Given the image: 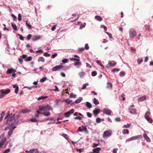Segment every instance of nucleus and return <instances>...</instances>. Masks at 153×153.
I'll list each match as a JSON object with an SVG mask.
<instances>
[{"label": "nucleus", "mask_w": 153, "mask_h": 153, "mask_svg": "<svg viewBox=\"0 0 153 153\" xmlns=\"http://www.w3.org/2000/svg\"><path fill=\"white\" fill-rule=\"evenodd\" d=\"M143 137L148 142H150L151 140L150 138L147 135L146 133H144L143 134Z\"/></svg>", "instance_id": "nucleus-17"}, {"label": "nucleus", "mask_w": 153, "mask_h": 153, "mask_svg": "<svg viewBox=\"0 0 153 153\" xmlns=\"http://www.w3.org/2000/svg\"><path fill=\"white\" fill-rule=\"evenodd\" d=\"M82 117H81L79 116H77L75 117L74 118V119L75 120H81L82 119Z\"/></svg>", "instance_id": "nucleus-46"}, {"label": "nucleus", "mask_w": 153, "mask_h": 153, "mask_svg": "<svg viewBox=\"0 0 153 153\" xmlns=\"http://www.w3.org/2000/svg\"><path fill=\"white\" fill-rule=\"evenodd\" d=\"M93 112L95 115H97L100 113V109L97 108H96L93 110Z\"/></svg>", "instance_id": "nucleus-16"}, {"label": "nucleus", "mask_w": 153, "mask_h": 153, "mask_svg": "<svg viewBox=\"0 0 153 153\" xmlns=\"http://www.w3.org/2000/svg\"><path fill=\"white\" fill-rule=\"evenodd\" d=\"M16 72V70L14 69L11 68L7 70L6 72V74H10L13 73H15Z\"/></svg>", "instance_id": "nucleus-13"}, {"label": "nucleus", "mask_w": 153, "mask_h": 153, "mask_svg": "<svg viewBox=\"0 0 153 153\" xmlns=\"http://www.w3.org/2000/svg\"><path fill=\"white\" fill-rule=\"evenodd\" d=\"M111 132L109 131H105L103 134V137H104L107 138L111 136Z\"/></svg>", "instance_id": "nucleus-8"}, {"label": "nucleus", "mask_w": 153, "mask_h": 153, "mask_svg": "<svg viewBox=\"0 0 153 153\" xmlns=\"http://www.w3.org/2000/svg\"><path fill=\"white\" fill-rule=\"evenodd\" d=\"M55 89H52V90L57 92H59V91L58 88L56 86H55Z\"/></svg>", "instance_id": "nucleus-54"}, {"label": "nucleus", "mask_w": 153, "mask_h": 153, "mask_svg": "<svg viewBox=\"0 0 153 153\" xmlns=\"http://www.w3.org/2000/svg\"><path fill=\"white\" fill-rule=\"evenodd\" d=\"M142 137L141 135H139L137 136H135L131 137L129 138L126 139L125 141V143H127L128 142L132 141L133 140H135L138 139Z\"/></svg>", "instance_id": "nucleus-2"}, {"label": "nucleus", "mask_w": 153, "mask_h": 153, "mask_svg": "<svg viewBox=\"0 0 153 153\" xmlns=\"http://www.w3.org/2000/svg\"><path fill=\"white\" fill-rule=\"evenodd\" d=\"M97 74V72L96 71H94L92 72L91 74L92 76H96Z\"/></svg>", "instance_id": "nucleus-50"}, {"label": "nucleus", "mask_w": 153, "mask_h": 153, "mask_svg": "<svg viewBox=\"0 0 153 153\" xmlns=\"http://www.w3.org/2000/svg\"><path fill=\"white\" fill-rule=\"evenodd\" d=\"M44 55L46 56H51V54L49 53H48L46 52L44 53Z\"/></svg>", "instance_id": "nucleus-61"}, {"label": "nucleus", "mask_w": 153, "mask_h": 153, "mask_svg": "<svg viewBox=\"0 0 153 153\" xmlns=\"http://www.w3.org/2000/svg\"><path fill=\"white\" fill-rule=\"evenodd\" d=\"M120 70V69L118 68H114L112 70V71L113 72H118Z\"/></svg>", "instance_id": "nucleus-53"}, {"label": "nucleus", "mask_w": 153, "mask_h": 153, "mask_svg": "<svg viewBox=\"0 0 153 153\" xmlns=\"http://www.w3.org/2000/svg\"><path fill=\"white\" fill-rule=\"evenodd\" d=\"M123 134H128L129 133V130L127 129H124L123 130Z\"/></svg>", "instance_id": "nucleus-36"}, {"label": "nucleus", "mask_w": 153, "mask_h": 153, "mask_svg": "<svg viewBox=\"0 0 153 153\" xmlns=\"http://www.w3.org/2000/svg\"><path fill=\"white\" fill-rule=\"evenodd\" d=\"M99 145V144H98V143H94L93 144L92 147L94 148H95L96 147H97V146H98Z\"/></svg>", "instance_id": "nucleus-60"}, {"label": "nucleus", "mask_w": 153, "mask_h": 153, "mask_svg": "<svg viewBox=\"0 0 153 153\" xmlns=\"http://www.w3.org/2000/svg\"><path fill=\"white\" fill-rule=\"evenodd\" d=\"M16 127V126H12L10 127L9 131L8 132L7 135L8 138H9L12 134L14 129Z\"/></svg>", "instance_id": "nucleus-7"}, {"label": "nucleus", "mask_w": 153, "mask_h": 153, "mask_svg": "<svg viewBox=\"0 0 153 153\" xmlns=\"http://www.w3.org/2000/svg\"><path fill=\"white\" fill-rule=\"evenodd\" d=\"M38 61L39 62H45V59L43 57L41 56L38 58Z\"/></svg>", "instance_id": "nucleus-28"}, {"label": "nucleus", "mask_w": 153, "mask_h": 153, "mask_svg": "<svg viewBox=\"0 0 153 153\" xmlns=\"http://www.w3.org/2000/svg\"><path fill=\"white\" fill-rule=\"evenodd\" d=\"M30 22H28V21L27 20L26 22V26L27 28H28L29 29H31L32 28V26L30 25Z\"/></svg>", "instance_id": "nucleus-26"}, {"label": "nucleus", "mask_w": 153, "mask_h": 153, "mask_svg": "<svg viewBox=\"0 0 153 153\" xmlns=\"http://www.w3.org/2000/svg\"><path fill=\"white\" fill-rule=\"evenodd\" d=\"M87 116L89 118H91L92 117V114L90 112H87Z\"/></svg>", "instance_id": "nucleus-57"}, {"label": "nucleus", "mask_w": 153, "mask_h": 153, "mask_svg": "<svg viewBox=\"0 0 153 153\" xmlns=\"http://www.w3.org/2000/svg\"><path fill=\"white\" fill-rule=\"evenodd\" d=\"M112 86V84L109 82H107V88H111Z\"/></svg>", "instance_id": "nucleus-37"}, {"label": "nucleus", "mask_w": 153, "mask_h": 153, "mask_svg": "<svg viewBox=\"0 0 153 153\" xmlns=\"http://www.w3.org/2000/svg\"><path fill=\"white\" fill-rule=\"evenodd\" d=\"M31 35L30 34H29L27 37V39L29 40L31 39Z\"/></svg>", "instance_id": "nucleus-62"}, {"label": "nucleus", "mask_w": 153, "mask_h": 153, "mask_svg": "<svg viewBox=\"0 0 153 153\" xmlns=\"http://www.w3.org/2000/svg\"><path fill=\"white\" fill-rule=\"evenodd\" d=\"M14 115L15 114L12 116H10L9 115L7 116L4 118V119L6 120V121L4 122V124L5 125L8 124L10 125L14 124L15 122L14 117Z\"/></svg>", "instance_id": "nucleus-1"}, {"label": "nucleus", "mask_w": 153, "mask_h": 153, "mask_svg": "<svg viewBox=\"0 0 153 153\" xmlns=\"http://www.w3.org/2000/svg\"><path fill=\"white\" fill-rule=\"evenodd\" d=\"M126 74V73L124 71H121L120 72L119 74L120 76L121 77H123Z\"/></svg>", "instance_id": "nucleus-40"}, {"label": "nucleus", "mask_w": 153, "mask_h": 153, "mask_svg": "<svg viewBox=\"0 0 153 153\" xmlns=\"http://www.w3.org/2000/svg\"><path fill=\"white\" fill-rule=\"evenodd\" d=\"M79 75L81 78H82L85 75V72H80L79 73Z\"/></svg>", "instance_id": "nucleus-38"}, {"label": "nucleus", "mask_w": 153, "mask_h": 153, "mask_svg": "<svg viewBox=\"0 0 153 153\" xmlns=\"http://www.w3.org/2000/svg\"><path fill=\"white\" fill-rule=\"evenodd\" d=\"M101 150V148L100 147H97L93 149V152L94 153H99V152Z\"/></svg>", "instance_id": "nucleus-19"}, {"label": "nucleus", "mask_w": 153, "mask_h": 153, "mask_svg": "<svg viewBox=\"0 0 153 153\" xmlns=\"http://www.w3.org/2000/svg\"><path fill=\"white\" fill-rule=\"evenodd\" d=\"M10 151V149L9 148L6 149L5 150L4 152L3 153H8Z\"/></svg>", "instance_id": "nucleus-63"}, {"label": "nucleus", "mask_w": 153, "mask_h": 153, "mask_svg": "<svg viewBox=\"0 0 153 153\" xmlns=\"http://www.w3.org/2000/svg\"><path fill=\"white\" fill-rule=\"evenodd\" d=\"M46 79L47 78L46 77H43L40 80V82H43L45 81Z\"/></svg>", "instance_id": "nucleus-52"}, {"label": "nucleus", "mask_w": 153, "mask_h": 153, "mask_svg": "<svg viewBox=\"0 0 153 153\" xmlns=\"http://www.w3.org/2000/svg\"><path fill=\"white\" fill-rule=\"evenodd\" d=\"M78 131H84L86 133H88V131L87 128L85 126H82V127H79L78 128Z\"/></svg>", "instance_id": "nucleus-12"}, {"label": "nucleus", "mask_w": 153, "mask_h": 153, "mask_svg": "<svg viewBox=\"0 0 153 153\" xmlns=\"http://www.w3.org/2000/svg\"><path fill=\"white\" fill-rule=\"evenodd\" d=\"M18 35L19 36V39L20 40H24V37H23L22 35H20L19 34H18Z\"/></svg>", "instance_id": "nucleus-48"}, {"label": "nucleus", "mask_w": 153, "mask_h": 153, "mask_svg": "<svg viewBox=\"0 0 153 153\" xmlns=\"http://www.w3.org/2000/svg\"><path fill=\"white\" fill-rule=\"evenodd\" d=\"M70 104L72 105L74 104V103L73 102L72 100H68V104Z\"/></svg>", "instance_id": "nucleus-47"}, {"label": "nucleus", "mask_w": 153, "mask_h": 153, "mask_svg": "<svg viewBox=\"0 0 153 153\" xmlns=\"http://www.w3.org/2000/svg\"><path fill=\"white\" fill-rule=\"evenodd\" d=\"M30 111V110L28 109H22L19 112L20 113H22L23 114H25L27 112H28Z\"/></svg>", "instance_id": "nucleus-22"}, {"label": "nucleus", "mask_w": 153, "mask_h": 153, "mask_svg": "<svg viewBox=\"0 0 153 153\" xmlns=\"http://www.w3.org/2000/svg\"><path fill=\"white\" fill-rule=\"evenodd\" d=\"M117 63L114 61H109L108 62V64L110 66L113 67L116 65Z\"/></svg>", "instance_id": "nucleus-18"}, {"label": "nucleus", "mask_w": 153, "mask_h": 153, "mask_svg": "<svg viewBox=\"0 0 153 153\" xmlns=\"http://www.w3.org/2000/svg\"><path fill=\"white\" fill-rule=\"evenodd\" d=\"M101 119L99 118H97L96 119V122L97 123H99L101 122Z\"/></svg>", "instance_id": "nucleus-49"}, {"label": "nucleus", "mask_w": 153, "mask_h": 153, "mask_svg": "<svg viewBox=\"0 0 153 153\" xmlns=\"http://www.w3.org/2000/svg\"><path fill=\"white\" fill-rule=\"evenodd\" d=\"M5 134L2 133L0 136V142H2L4 143L6 141V138L4 137Z\"/></svg>", "instance_id": "nucleus-10"}, {"label": "nucleus", "mask_w": 153, "mask_h": 153, "mask_svg": "<svg viewBox=\"0 0 153 153\" xmlns=\"http://www.w3.org/2000/svg\"><path fill=\"white\" fill-rule=\"evenodd\" d=\"M82 100V97H79L78 99H77L75 101V103L76 104H77L80 103Z\"/></svg>", "instance_id": "nucleus-25"}, {"label": "nucleus", "mask_w": 153, "mask_h": 153, "mask_svg": "<svg viewBox=\"0 0 153 153\" xmlns=\"http://www.w3.org/2000/svg\"><path fill=\"white\" fill-rule=\"evenodd\" d=\"M102 111L103 114H105L109 116L111 115V114L112 113V111L111 110L106 108H103Z\"/></svg>", "instance_id": "nucleus-6"}, {"label": "nucleus", "mask_w": 153, "mask_h": 153, "mask_svg": "<svg viewBox=\"0 0 153 153\" xmlns=\"http://www.w3.org/2000/svg\"><path fill=\"white\" fill-rule=\"evenodd\" d=\"M88 85V83H86L85 84H84L82 86V90L86 88L87 86Z\"/></svg>", "instance_id": "nucleus-44"}, {"label": "nucleus", "mask_w": 153, "mask_h": 153, "mask_svg": "<svg viewBox=\"0 0 153 153\" xmlns=\"http://www.w3.org/2000/svg\"><path fill=\"white\" fill-rule=\"evenodd\" d=\"M40 39V37L39 36H36L35 38L33 39V41H36Z\"/></svg>", "instance_id": "nucleus-45"}, {"label": "nucleus", "mask_w": 153, "mask_h": 153, "mask_svg": "<svg viewBox=\"0 0 153 153\" xmlns=\"http://www.w3.org/2000/svg\"><path fill=\"white\" fill-rule=\"evenodd\" d=\"M145 119L149 123H152L153 122V120L150 117H144Z\"/></svg>", "instance_id": "nucleus-24"}, {"label": "nucleus", "mask_w": 153, "mask_h": 153, "mask_svg": "<svg viewBox=\"0 0 153 153\" xmlns=\"http://www.w3.org/2000/svg\"><path fill=\"white\" fill-rule=\"evenodd\" d=\"M100 27L101 28H103L105 30H107V27L104 25H101Z\"/></svg>", "instance_id": "nucleus-59"}, {"label": "nucleus", "mask_w": 153, "mask_h": 153, "mask_svg": "<svg viewBox=\"0 0 153 153\" xmlns=\"http://www.w3.org/2000/svg\"><path fill=\"white\" fill-rule=\"evenodd\" d=\"M94 103L95 105H97L99 104V101L95 98H94Z\"/></svg>", "instance_id": "nucleus-35"}, {"label": "nucleus", "mask_w": 153, "mask_h": 153, "mask_svg": "<svg viewBox=\"0 0 153 153\" xmlns=\"http://www.w3.org/2000/svg\"><path fill=\"white\" fill-rule=\"evenodd\" d=\"M67 94V91L66 90H65V91H63L61 94V97L63 99H65L66 98V96Z\"/></svg>", "instance_id": "nucleus-14"}, {"label": "nucleus", "mask_w": 153, "mask_h": 153, "mask_svg": "<svg viewBox=\"0 0 153 153\" xmlns=\"http://www.w3.org/2000/svg\"><path fill=\"white\" fill-rule=\"evenodd\" d=\"M62 63H62V64L63 63L65 64V63H67V59H63L62 60Z\"/></svg>", "instance_id": "nucleus-58"}, {"label": "nucleus", "mask_w": 153, "mask_h": 153, "mask_svg": "<svg viewBox=\"0 0 153 153\" xmlns=\"http://www.w3.org/2000/svg\"><path fill=\"white\" fill-rule=\"evenodd\" d=\"M146 98V97L145 96H143L140 97L139 98L138 100V101L140 102H142L144 100H145Z\"/></svg>", "instance_id": "nucleus-21"}, {"label": "nucleus", "mask_w": 153, "mask_h": 153, "mask_svg": "<svg viewBox=\"0 0 153 153\" xmlns=\"http://www.w3.org/2000/svg\"><path fill=\"white\" fill-rule=\"evenodd\" d=\"M13 87L15 88V92L16 94L18 93L19 91V87L17 85H13Z\"/></svg>", "instance_id": "nucleus-20"}, {"label": "nucleus", "mask_w": 153, "mask_h": 153, "mask_svg": "<svg viewBox=\"0 0 153 153\" xmlns=\"http://www.w3.org/2000/svg\"><path fill=\"white\" fill-rule=\"evenodd\" d=\"M30 121L32 122H36L37 121V120L36 118H32L30 120H29L28 121Z\"/></svg>", "instance_id": "nucleus-41"}, {"label": "nucleus", "mask_w": 153, "mask_h": 153, "mask_svg": "<svg viewBox=\"0 0 153 153\" xmlns=\"http://www.w3.org/2000/svg\"><path fill=\"white\" fill-rule=\"evenodd\" d=\"M60 65H58L54 67L51 70L53 71H55L59 70V69L63 68L64 66L62 65V63H60Z\"/></svg>", "instance_id": "nucleus-5"}, {"label": "nucleus", "mask_w": 153, "mask_h": 153, "mask_svg": "<svg viewBox=\"0 0 153 153\" xmlns=\"http://www.w3.org/2000/svg\"><path fill=\"white\" fill-rule=\"evenodd\" d=\"M143 61V60L142 59H139L137 60V62L138 64H140L141 62Z\"/></svg>", "instance_id": "nucleus-55"}, {"label": "nucleus", "mask_w": 153, "mask_h": 153, "mask_svg": "<svg viewBox=\"0 0 153 153\" xmlns=\"http://www.w3.org/2000/svg\"><path fill=\"white\" fill-rule=\"evenodd\" d=\"M10 89H1L0 90L1 93L5 95L8 94L10 92Z\"/></svg>", "instance_id": "nucleus-11"}, {"label": "nucleus", "mask_w": 153, "mask_h": 153, "mask_svg": "<svg viewBox=\"0 0 153 153\" xmlns=\"http://www.w3.org/2000/svg\"><path fill=\"white\" fill-rule=\"evenodd\" d=\"M96 62L102 68V69H104V67L103 65L101 63V62L99 60H97L96 61Z\"/></svg>", "instance_id": "nucleus-27"}, {"label": "nucleus", "mask_w": 153, "mask_h": 153, "mask_svg": "<svg viewBox=\"0 0 153 153\" xmlns=\"http://www.w3.org/2000/svg\"><path fill=\"white\" fill-rule=\"evenodd\" d=\"M11 25L14 30L15 31L17 30V27L16 24L12 23Z\"/></svg>", "instance_id": "nucleus-33"}, {"label": "nucleus", "mask_w": 153, "mask_h": 153, "mask_svg": "<svg viewBox=\"0 0 153 153\" xmlns=\"http://www.w3.org/2000/svg\"><path fill=\"white\" fill-rule=\"evenodd\" d=\"M84 48L87 50H88L89 49V48L88 46V44L86 43L85 44V48Z\"/></svg>", "instance_id": "nucleus-51"}, {"label": "nucleus", "mask_w": 153, "mask_h": 153, "mask_svg": "<svg viewBox=\"0 0 153 153\" xmlns=\"http://www.w3.org/2000/svg\"><path fill=\"white\" fill-rule=\"evenodd\" d=\"M39 109L41 111H46L50 110L51 107L48 105H42L40 106Z\"/></svg>", "instance_id": "nucleus-3"}, {"label": "nucleus", "mask_w": 153, "mask_h": 153, "mask_svg": "<svg viewBox=\"0 0 153 153\" xmlns=\"http://www.w3.org/2000/svg\"><path fill=\"white\" fill-rule=\"evenodd\" d=\"M32 59V57L31 56H30L27 58H25V61H31Z\"/></svg>", "instance_id": "nucleus-42"}, {"label": "nucleus", "mask_w": 153, "mask_h": 153, "mask_svg": "<svg viewBox=\"0 0 153 153\" xmlns=\"http://www.w3.org/2000/svg\"><path fill=\"white\" fill-rule=\"evenodd\" d=\"M86 25V23H84L83 24H81L79 27V29H82L83 28L85 27V26Z\"/></svg>", "instance_id": "nucleus-39"}, {"label": "nucleus", "mask_w": 153, "mask_h": 153, "mask_svg": "<svg viewBox=\"0 0 153 153\" xmlns=\"http://www.w3.org/2000/svg\"><path fill=\"white\" fill-rule=\"evenodd\" d=\"M129 111L131 114H137V110L135 108H134L132 107H130L129 108Z\"/></svg>", "instance_id": "nucleus-9"}, {"label": "nucleus", "mask_w": 153, "mask_h": 153, "mask_svg": "<svg viewBox=\"0 0 153 153\" xmlns=\"http://www.w3.org/2000/svg\"><path fill=\"white\" fill-rule=\"evenodd\" d=\"M18 20L19 21H21L22 20L21 15L20 13L18 14Z\"/></svg>", "instance_id": "nucleus-56"}, {"label": "nucleus", "mask_w": 153, "mask_h": 153, "mask_svg": "<svg viewBox=\"0 0 153 153\" xmlns=\"http://www.w3.org/2000/svg\"><path fill=\"white\" fill-rule=\"evenodd\" d=\"M86 103V106L89 108H90L92 107V105L91 104L88 102H87Z\"/></svg>", "instance_id": "nucleus-30"}, {"label": "nucleus", "mask_w": 153, "mask_h": 153, "mask_svg": "<svg viewBox=\"0 0 153 153\" xmlns=\"http://www.w3.org/2000/svg\"><path fill=\"white\" fill-rule=\"evenodd\" d=\"M130 125V124L127 123L126 125H124L123 126V127L126 128H128L129 127Z\"/></svg>", "instance_id": "nucleus-64"}, {"label": "nucleus", "mask_w": 153, "mask_h": 153, "mask_svg": "<svg viewBox=\"0 0 153 153\" xmlns=\"http://www.w3.org/2000/svg\"><path fill=\"white\" fill-rule=\"evenodd\" d=\"M48 97L47 96H40L37 98V100H43L44 99Z\"/></svg>", "instance_id": "nucleus-31"}, {"label": "nucleus", "mask_w": 153, "mask_h": 153, "mask_svg": "<svg viewBox=\"0 0 153 153\" xmlns=\"http://www.w3.org/2000/svg\"><path fill=\"white\" fill-rule=\"evenodd\" d=\"M74 111V109H72L68 111V117H70V115L73 114Z\"/></svg>", "instance_id": "nucleus-23"}, {"label": "nucleus", "mask_w": 153, "mask_h": 153, "mask_svg": "<svg viewBox=\"0 0 153 153\" xmlns=\"http://www.w3.org/2000/svg\"><path fill=\"white\" fill-rule=\"evenodd\" d=\"M41 114L46 116H48L50 115V113L48 111L45 112L44 113H41Z\"/></svg>", "instance_id": "nucleus-34"}, {"label": "nucleus", "mask_w": 153, "mask_h": 153, "mask_svg": "<svg viewBox=\"0 0 153 153\" xmlns=\"http://www.w3.org/2000/svg\"><path fill=\"white\" fill-rule=\"evenodd\" d=\"M151 114V112L149 111H147L144 117H149L150 115Z\"/></svg>", "instance_id": "nucleus-43"}, {"label": "nucleus", "mask_w": 153, "mask_h": 153, "mask_svg": "<svg viewBox=\"0 0 153 153\" xmlns=\"http://www.w3.org/2000/svg\"><path fill=\"white\" fill-rule=\"evenodd\" d=\"M95 19L96 20L99 21H101L102 20V18L99 16H96L95 17Z\"/></svg>", "instance_id": "nucleus-29"}, {"label": "nucleus", "mask_w": 153, "mask_h": 153, "mask_svg": "<svg viewBox=\"0 0 153 153\" xmlns=\"http://www.w3.org/2000/svg\"><path fill=\"white\" fill-rule=\"evenodd\" d=\"M76 96V95L75 94H74L72 93H71L70 94V95L69 96V98H75Z\"/></svg>", "instance_id": "nucleus-32"}, {"label": "nucleus", "mask_w": 153, "mask_h": 153, "mask_svg": "<svg viewBox=\"0 0 153 153\" xmlns=\"http://www.w3.org/2000/svg\"><path fill=\"white\" fill-rule=\"evenodd\" d=\"M73 64L74 66L76 65L80 66L81 65V62L80 61L79 59H77L76 61Z\"/></svg>", "instance_id": "nucleus-15"}, {"label": "nucleus", "mask_w": 153, "mask_h": 153, "mask_svg": "<svg viewBox=\"0 0 153 153\" xmlns=\"http://www.w3.org/2000/svg\"><path fill=\"white\" fill-rule=\"evenodd\" d=\"M136 31L133 29H131L129 31V34L130 37L133 38L136 35Z\"/></svg>", "instance_id": "nucleus-4"}]
</instances>
